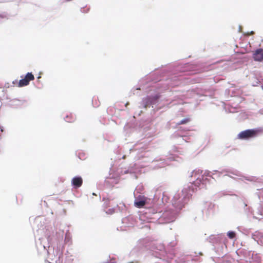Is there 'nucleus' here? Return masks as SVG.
Wrapping results in <instances>:
<instances>
[{"instance_id": "nucleus-1", "label": "nucleus", "mask_w": 263, "mask_h": 263, "mask_svg": "<svg viewBox=\"0 0 263 263\" xmlns=\"http://www.w3.org/2000/svg\"><path fill=\"white\" fill-rule=\"evenodd\" d=\"M260 132L257 129H247L240 132L238 135V138L239 139H248L256 137Z\"/></svg>"}, {"instance_id": "nucleus-2", "label": "nucleus", "mask_w": 263, "mask_h": 263, "mask_svg": "<svg viewBox=\"0 0 263 263\" xmlns=\"http://www.w3.org/2000/svg\"><path fill=\"white\" fill-rule=\"evenodd\" d=\"M34 79V76L31 73H27L24 79L20 80L18 83V86L20 87H23L27 86L29 84L30 81Z\"/></svg>"}, {"instance_id": "nucleus-3", "label": "nucleus", "mask_w": 263, "mask_h": 263, "mask_svg": "<svg viewBox=\"0 0 263 263\" xmlns=\"http://www.w3.org/2000/svg\"><path fill=\"white\" fill-rule=\"evenodd\" d=\"M253 58L254 61L261 62L263 61V49H258L254 51Z\"/></svg>"}, {"instance_id": "nucleus-4", "label": "nucleus", "mask_w": 263, "mask_h": 263, "mask_svg": "<svg viewBox=\"0 0 263 263\" xmlns=\"http://www.w3.org/2000/svg\"><path fill=\"white\" fill-rule=\"evenodd\" d=\"M83 183V179L81 177L77 176L73 178L71 184L76 189L80 187Z\"/></svg>"}, {"instance_id": "nucleus-5", "label": "nucleus", "mask_w": 263, "mask_h": 263, "mask_svg": "<svg viewBox=\"0 0 263 263\" xmlns=\"http://www.w3.org/2000/svg\"><path fill=\"white\" fill-rule=\"evenodd\" d=\"M146 203V202L144 200H136L134 204L136 205V206L138 208H141Z\"/></svg>"}, {"instance_id": "nucleus-6", "label": "nucleus", "mask_w": 263, "mask_h": 263, "mask_svg": "<svg viewBox=\"0 0 263 263\" xmlns=\"http://www.w3.org/2000/svg\"><path fill=\"white\" fill-rule=\"evenodd\" d=\"M190 121V119L186 118L180 121L179 123H177V125L184 124L188 123Z\"/></svg>"}, {"instance_id": "nucleus-7", "label": "nucleus", "mask_w": 263, "mask_h": 263, "mask_svg": "<svg viewBox=\"0 0 263 263\" xmlns=\"http://www.w3.org/2000/svg\"><path fill=\"white\" fill-rule=\"evenodd\" d=\"M228 236L230 239H233L235 237L236 234L235 232L230 231L228 232Z\"/></svg>"}, {"instance_id": "nucleus-8", "label": "nucleus", "mask_w": 263, "mask_h": 263, "mask_svg": "<svg viewBox=\"0 0 263 263\" xmlns=\"http://www.w3.org/2000/svg\"><path fill=\"white\" fill-rule=\"evenodd\" d=\"M65 120L67 121V122H71L72 121H73L74 120V118H73L72 120H69V117L67 116L66 118H65Z\"/></svg>"}, {"instance_id": "nucleus-9", "label": "nucleus", "mask_w": 263, "mask_h": 263, "mask_svg": "<svg viewBox=\"0 0 263 263\" xmlns=\"http://www.w3.org/2000/svg\"><path fill=\"white\" fill-rule=\"evenodd\" d=\"M109 212H107V213H110V214H112V213L114 212V210L113 209H109L108 210Z\"/></svg>"}, {"instance_id": "nucleus-10", "label": "nucleus", "mask_w": 263, "mask_h": 263, "mask_svg": "<svg viewBox=\"0 0 263 263\" xmlns=\"http://www.w3.org/2000/svg\"><path fill=\"white\" fill-rule=\"evenodd\" d=\"M5 17H6V16H4L3 15H0V18H4Z\"/></svg>"}, {"instance_id": "nucleus-11", "label": "nucleus", "mask_w": 263, "mask_h": 263, "mask_svg": "<svg viewBox=\"0 0 263 263\" xmlns=\"http://www.w3.org/2000/svg\"><path fill=\"white\" fill-rule=\"evenodd\" d=\"M196 174V172H193V174Z\"/></svg>"}]
</instances>
